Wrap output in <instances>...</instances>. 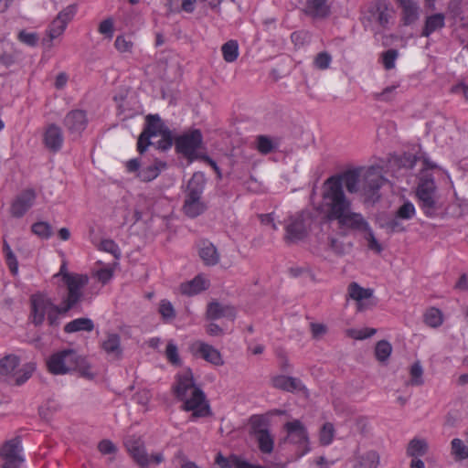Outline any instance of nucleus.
<instances>
[{
  "label": "nucleus",
  "instance_id": "1",
  "mask_svg": "<svg viewBox=\"0 0 468 468\" xmlns=\"http://www.w3.org/2000/svg\"><path fill=\"white\" fill-rule=\"evenodd\" d=\"M351 201L342 189L340 178L331 176L324 181L322 187V201L317 209L328 221H336L338 229L348 230L361 223L360 213L352 211Z\"/></svg>",
  "mask_w": 468,
  "mask_h": 468
},
{
  "label": "nucleus",
  "instance_id": "2",
  "mask_svg": "<svg viewBox=\"0 0 468 468\" xmlns=\"http://www.w3.org/2000/svg\"><path fill=\"white\" fill-rule=\"evenodd\" d=\"M177 398L183 402L181 409L190 411V420L212 416L209 401L204 391L196 385L190 368L184 367L177 374Z\"/></svg>",
  "mask_w": 468,
  "mask_h": 468
},
{
  "label": "nucleus",
  "instance_id": "3",
  "mask_svg": "<svg viewBox=\"0 0 468 468\" xmlns=\"http://www.w3.org/2000/svg\"><path fill=\"white\" fill-rule=\"evenodd\" d=\"M173 145L172 133L158 114H148L138 137L137 150L143 154L149 146L166 151Z\"/></svg>",
  "mask_w": 468,
  "mask_h": 468
},
{
  "label": "nucleus",
  "instance_id": "4",
  "mask_svg": "<svg viewBox=\"0 0 468 468\" xmlns=\"http://www.w3.org/2000/svg\"><path fill=\"white\" fill-rule=\"evenodd\" d=\"M30 307L31 322L36 326L42 325L47 318L50 326L57 327L60 324L59 315L68 313L62 310V304L56 305L50 298L41 293L31 296Z\"/></svg>",
  "mask_w": 468,
  "mask_h": 468
},
{
  "label": "nucleus",
  "instance_id": "5",
  "mask_svg": "<svg viewBox=\"0 0 468 468\" xmlns=\"http://www.w3.org/2000/svg\"><path fill=\"white\" fill-rule=\"evenodd\" d=\"M204 186L203 175L195 173L187 184L186 199L182 207L183 212L188 218H197L207 210V205L201 199Z\"/></svg>",
  "mask_w": 468,
  "mask_h": 468
},
{
  "label": "nucleus",
  "instance_id": "6",
  "mask_svg": "<svg viewBox=\"0 0 468 468\" xmlns=\"http://www.w3.org/2000/svg\"><path fill=\"white\" fill-rule=\"evenodd\" d=\"M416 195L419 207L427 217L434 218L439 215L442 208V202L432 178H421L418 185Z\"/></svg>",
  "mask_w": 468,
  "mask_h": 468
},
{
  "label": "nucleus",
  "instance_id": "7",
  "mask_svg": "<svg viewBox=\"0 0 468 468\" xmlns=\"http://www.w3.org/2000/svg\"><path fill=\"white\" fill-rule=\"evenodd\" d=\"M270 420L264 415H253L250 419L249 434L257 442L261 452L270 454L274 448V436L270 431Z\"/></svg>",
  "mask_w": 468,
  "mask_h": 468
},
{
  "label": "nucleus",
  "instance_id": "8",
  "mask_svg": "<svg viewBox=\"0 0 468 468\" xmlns=\"http://www.w3.org/2000/svg\"><path fill=\"white\" fill-rule=\"evenodd\" d=\"M363 24L365 27H370L371 30L389 29L393 24V11L388 8L385 0H377L372 3L364 16Z\"/></svg>",
  "mask_w": 468,
  "mask_h": 468
},
{
  "label": "nucleus",
  "instance_id": "9",
  "mask_svg": "<svg viewBox=\"0 0 468 468\" xmlns=\"http://www.w3.org/2000/svg\"><path fill=\"white\" fill-rule=\"evenodd\" d=\"M313 219V214L308 210L291 216L285 224V242L293 244L304 239L309 233Z\"/></svg>",
  "mask_w": 468,
  "mask_h": 468
},
{
  "label": "nucleus",
  "instance_id": "10",
  "mask_svg": "<svg viewBox=\"0 0 468 468\" xmlns=\"http://www.w3.org/2000/svg\"><path fill=\"white\" fill-rule=\"evenodd\" d=\"M202 148L203 135L199 129H191L177 135V153L186 157L188 164L205 154L200 151Z\"/></svg>",
  "mask_w": 468,
  "mask_h": 468
},
{
  "label": "nucleus",
  "instance_id": "11",
  "mask_svg": "<svg viewBox=\"0 0 468 468\" xmlns=\"http://www.w3.org/2000/svg\"><path fill=\"white\" fill-rule=\"evenodd\" d=\"M88 276L83 274H71L65 272L63 282L68 288V295L62 301V310L69 312L82 297V288L88 283Z\"/></svg>",
  "mask_w": 468,
  "mask_h": 468
},
{
  "label": "nucleus",
  "instance_id": "12",
  "mask_svg": "<svg viewBox=\"0 0 468 468\" xmlns=\"http://www.w3.org/2000/svg\"><path fill=\"white\" fill-rule=\"evenodd\" d=\"M79 356L74 349L58 351L48 358L47 362L48 368L54 375H64L74 371L78 366Z\"/></svg>",
  "mask_w": 468,
  "mask_h": 468
},
{
  "label": "nucleus",
  "instance_id": "13",
  "mask_svg": "<svg viewBox=\"0 0 468 468\" xmlns=\"http://www.w3.org/2000/svg\"><path fill=\"white\" fill-rule=\"evenodd\" d=\"M385 182L386 179L378 169L367 170L361 182V195L366 201H377L380 197L378 191Z\"/></svg>",
  "mask_w": 468,
  "mask_h": 468
},
{
  "label": "nucleus",
  "instance_id": "14",
  "mask_svg": "<svg viewBox=\"0 0 468 468\" xmlns=\"http://www.w3.org/2000/svg\"><path fill=\"white\" fill-rule=\"evenodd\" d=\"M22 450L20 437L7 441L0 449V456L5 460L2 468H21L24 462L21 455Z\"/></svg>",
  "mask_w": 468,
  "mask_h": 468
},
{
  "label": "nucleus",
  "instance_id": "15",
  "mask_svg": "<svg viewBox=\"0 0 468 468\" xmlns=\"http://www.w3.org/2000/svg\"><path fill=\"white\" fill-rule=\"evenodd\" d=\"M37 194L33 188H27L18 194L10 207V214L12 217L22 218L34 205Z\"/></svg>",
  "mask_w": 468,
  "mask_h": 468
},
{
  "label": "nucleus",
  "instance_id": "16",
  "mask_svg": "<svg viewBox=\"0 0 468 468\" xmlns=\"http://www.w3.org/2000/svg\"><path fill=\"white\" fill-rule=\"evenodd\" d=\"M284 429L287 432V437L284 441H289L292 443L303 446L304 448L303 453L309 451L308 432L304 425L299 420L286 422Z\"/></svg>",
  "mask_w": 468,
  "mask_h": 468
},
{
  "label": "nucleus",
  "instance_id": "17",
  "mask_svg": "<svg viewBox=\"0 0 468 468\" xmlns=\"http://www.w3.org/2000/svg\"><path fill=\"white\" fill-rule=\"evenodd\" d=\"M190 351L195 356H199L207 362L214 366H222L224 360L220 352L213 346L202 341H196L191 344Z\"/></svg>",
  "mask_w": 468,
  "mask_h": 468
},
{
  "label": "nucleus",
  "instance_id": "18",
  "mask_svg": "<svg viewBox=\"0 0 468 468\" xmlns=\"http://www.w3.org/2000/svg\"><path fill=\"white\" fill-rule=\"evenodd\" d=\"M347 295L350 299L356 302V310L358 312H364L374 305V303H370L373 290L365 289L357 282H353L348 285Z\"/></svg>",
  "mask_w": 468,
  "mask_h": 468
},
{
  "label": "nucleus",
  "instance_id": "19",
  "mask_svg": "<svg viewBox=\"0 0 468 468\" xmlns=\"http://www.w3.org/2000/svg\"><path fill=\"white\" fill-rule=\"evenodd\" d=\"M125 447L139 466L145 468L151 464L149 455L140 439L133 437L127 439L125 441Z\"/></svg>",
  "mask_w": 468,
  "mask_h": 468
},
{
  "label": "nucleus",
  "instance_id": "20",
  "mask_svg": "<svg viewBox=\"0 0 468 468\" xmlns=\"http://www.w3.org/2000/svg\"><path fill=\"white\" fill-rule=\"evenodd\" d=\"M87 116L81 110H73L64 118V125L70 133L80 134L87 126Z\"/></svg>",
  "mask_w": 468,
  "mask_h": 468
},
{
  "label": "nucleus",
  "instance_id": "21",
  "mask_svg": "<svg viewBox=\"0 0 468 468\" xmlns=\"http://www.w3.org/2000/svg\"><path fill=\"white\" fill-rule=\"evenodd\" d=\"M328 0H304L303 12L314 19H324L330 14Z\"/></svg>",
  "mask_w": 468,
  "mask_h": 468
},
{
  "label": "nucleus",
  "instance_id": "22",
  "mask_svg": "<svg viewBox=\"0 0 468 468\" xmlns=\"http://www.w3.org/2000/svg\"><path fill=\"white\" fill-rule=\"evenodd\" d=\"M361 223L357 225V227H351L348 230L358 232L363 235L364 239L367 242V248L368 250L380 253L383 250L381 244L376 239L372 229L369 226V223L366 220V218L362 216L361 217Z\"/></svg>",
  "mask_w": 468,
  "mask_h": 468
},
{
  "label": "nucleus",
  "instance_id": "23",
  "mask_svg": "<svg viewBox=\"0 0 468 468\" xmlns=\"http://www.w3.org/2000/svg\"><path fill=\"white\" fill-rule=\"evenodd\" d=\"M43 141L45 146L51 152H58L63 144L64 137L60 127L56 124L48 126L44 133Z\"/></svg>",
  "mask_w": 468,
  "mask_h": 468
},
{
  "label": "nucleus",
  "instance_id": "24",
  "mask_svg": "<svg viewBox=\"0 0 468 468\" xmlns=\"http://www.w3.org/2000/svg\"><path fill=\"white\" fill-rule=\"evenodd\" d=\"M207 317L210 320L220 318H229L233 321L236 317V309L229 304H224L218 302H211L207 308Z\"/></svg>",
  "mask_w": 468,
  "mask_h": 468
},
{
  "label": "nucleus",
  "instance_id": "25",
  "mask_svg": "<svg viewBox=\"0 0 468 468\" xmlns=\"http://www.w3.org/2000/svg\"><path fill=\"white\" fill-rule=\"evenodd\" d=\"M402 9L401 20L405 26L415 23L420 16V6L414 0H397Z\"/></svg>",
  "mask_w": 468,
  "mask_h": 468
},
{
  "label": "nucleus",
  "instance_id": "26",
  "mask_svg": "<svg viewBox=\"0 0 468 468\" xmlns=\"http://www.w3.org/2000/svg\"><path fill=\"white\" fill-rule=\"evenodd\" d=\"M209 287V281L203 275H197L193 280L183 282L180 285V292L186 296H193L200 293Z\"/></svg>",
  "mask_w": 468,
  "mask_h": 468
},
{
  "label": "nucleus",
  "instance_id": "27",
  "mask_svg": "<svg viewBox=\"0 0 468 468\" xmlns=\"http://www.w3.org/2000/svg\"><path fill=\"white\" fill-rule=\"evenodd\" d=\"M101 346L108 356L114 359H119L122 356L121 337L118 334H108L106 339L102 341Z\"/></svg>",
  "mask_w": 468,
  "mask_h": 468
},
{
  "label": "nucleus",
  "instance_id": "28",
  "mask_svg": "<svg viewBox=\"0 0 468 468\" xmlns=\"http://www.w3.org/2000/svg\"><path fill=\"white\" fill-rule=\"evenodd\" d=\"M445 26V16L437 13L426 17L425 25L421 32L422 37H428L433 32L441 29Z\"/></svg>",
  "mask_w": 468,
  "mask_h": 468
},
{
  "label": "nucleus",
  "instance_id": "29",
  "mask_svg": "<svg viewBox=\"0 0 468 468\" xmlns=\"http://www.w3.org/2000/svg\"><path fill=\"white\" fill-rule=\"evenodd\" d=\"M94 329V323L87 317L74 319L64 326V332L67 334L77 333L80 331L91 332Z\"/></svg>",
  "mask_w": 468,
  "mask_h": 468
},
{
  "label": "nucleus",
  "instance_id": "30",
  "mask_svg": "<svg viewBox=\"0 0 468 468\" xmlns=\"http://www.w3.org/2000/svg\"><path fill=\"white\" fill-rule=\"evenodd\" d=\"M199 256L203 262L208 266H214L219 261V254L216 247L209 242L203 243L199 250Z\"/></svg>",
  "mask_w": 468,
  "mask_h": 468
},
{
  "label": "nucleus",
  "instance_id": "31",
  "mask_svg": "<svg viewBox=\"0 0 468 468\" xmlns=\"http://www.w3.org/2000/svg\"><path fill=\"white\" fill-rule=\"evenodd\" d=\"M68 25L65 22L58 20L57 17L53 19L47 31L48 39H44L43 43L47 47H52V40L61 36Z\"/></svg>",
  "mask_w": 468,
  "mask_h": 468
},
{
  "label": "nucleus",
  "instance_id": "32",
  "mask_svg": "<svg viewBox=\"0 0 468 468\" xmlns=\"http://www.w3.org/2000/svg\"><path fill=\"white\" fill-rule=\"evenodd\" d=\"M20 364V358L16 355H6L0 359V376H9L15 372Z\"/></svg>",
  "mask_w": 468,
  "mask_h": 468
},
{
  "label": "nucleus",
  "instance_id": "33",
  "mask_svg": "<svg viewBox=\"0 0 468 468\" xmlns=\"http://www.w3.org/2000/svg\"><path fill=\"white\" fill-rule=\"evenodd\" d=\"M339 178L342 186H345L348 192L356 193L359 191L361 193V183H359L358 174L356 171H347Z\"/></svg>",
  "mask_w": 468,
  "mask_h": 468
},
{
  "label": "nucleus",
  "instance_id": "34",
  "mask_svg": "<svg viewBox=\"0 0 468 468\" xmlns=\"http://www.w3.org/2000/svg\"><path fill=\"white\" fill-rule=\"evenodd\" d=\"M428 448V442L424 439L414 438L408 444L407 454L415 459L418 456L425 455Z\"/></svg>",
  "mask_w": 468,
  "mask_h": 468
},
{
  "label": "nucleus",
  "instance_id": "35",
  "mask_svg": "<svg viewBox=\"0 0 468 468\" xmlns=\"http://www.w3.org/2000/svg\"><path fill=\"white\" fill-rule=\"evenodd\" d=\"M379 464V454L376 451H368L358 457L355 468H378Z\"/></svg>",
  "mask_w": 468,
  "mask_h": 468
},
{
  "label": "nucleus",
  "instance_id": "36",
  "mask_svg": "<svg viewBox=\"0 0 468 468\" xmlns=\"http://www.w3.org/2000/svg\"><path fill=\"white\" fill-rule=\"evenodd\" d=\"M451 453L455 461L468 459V444L461 439L455 438L451 441Z\"/></svg>",
  "mask_w": 468,
  "mask_h": 468
},
{
  "label": "nucleus",
  "instance_id": "37",
  "mask_svg": "<svg viewBox=\"0 0 468 468\" xmlns=\"http://www.w3.org/2000/svg\"><path fill=\"white\" fill-rule=\"evenodd\" d=\"M223 58L228 63H232L239 57V44L236 40H229L221 47Z\"/></svg>",
  "mask_w": 468,
  "mask_h": 468
},
{
  "label": "nucleus",
  "instance_id": "38",
  "mask_svg": "<svg viewBox=\"0 0 468 468\" xmlns=\"http://www.w3.org/2000/svg\"><path fill=\"white\" fill-rule=\"evenodd\" d=\"M392 352V346L387 340H380L375 346V356L380 363H385L389 358Z\"/></svg>",
  "mask_w": 468,
  "mask_h": 468
},
{
  "label": "nucleus",
  "instance_id": "39",
  "mask_svg": "<svg viewBox=\"0 0 468 468\" xmlns=\"http://www.w3.org/2000/svg\"><path fill=\"white\" fill-rule=\"evenodd\" d=\"M410 378L407 382L408 386H421L423 380V368L420 361L415 362L410 368Z\"/></svg>",
  "mask_w": 468,
  "mask_h": 468
},
{
  "label": "nucleus",
  "instance_id": "40",
  "mask_svg": "<svg viewBox=\"0 0 468 468\" xmlns=\"http://www.w3.org/2000/svg\"><path fill=\"white\" fill-rule=\"evenodd\" d=\"M424 323L432 328H436L442 324V314L437 308H430L424 314Z\"/></svg>",
  "mask_w": 468,
  "mask_h": 468
},
{
  "label": "nucleus",
  "instance_id": "41",
  "mask_svg": "<svg viewBox=\"0 0 468 468\" xmlns=\"http://www.w3.org/2000/svg\"><path fill=\"white\" fill-rule=\"evenodd\" d=\"M335 427L331 422H325L319 431V441L323 446L329 445L335 437Z\"/></svg>",
  "mask_w": 468,
  "mask_h": 468
},
{
  "label": "nucleus",
  "instance_id": "42",
  "mask_svg": "<svg viewBox=\"0 0 468 468\" xmlns=\"http://www.w3.org/2000/svg\"><path fill=\"white\" fill-rule=\"evenodd\" d=\"M275 146L272 139L267 135H258L256 137V149L262 154L271 153Z\"/></svg>",
  "mask_w": 468,
  "mask_h": 468
},
{
  "label": "nucleus",
  "instance_id": "43",
  "mask_svg": "<svg viewBox=\"0 0 468 468\" xmlns=\"http://www.w3.org/2000/svg\"><path fill=\"white\" fill-rule=\"evenodd\" d=\"M32 232L37 237L48 239L52 236V228L46 221H38L31 226Z\"/></svg>",
  "mask_w": 468,
  "mask_h": 468
},
{
  "label": "nucleus",
  "instance_id": "44",
  "mask_svg": "<svg viewBox=\"0 0 468 468\" xmlns=\"http://www.w3.org/2000/svg\"><path fill=\"white\" fill-rule=\"evenodd\" d=\"M332 62V56L327 51H322L315 55L314 58V67L319 70H325L329 69Z\"/></svg>",
  "mask_w": 468,
  "mask_h": 468
},
{
  "label": "nucleus",
  "instance_id": "45",
  "mask_svg": "<svg viewBox=\"0 0 468 468\" xmlns=\"http://www.w3.org/2000/svg\"><path fill=\"white\" fill-rule=\"evenodd\" d=\"M59 405L54 399H48L44 405L39 407L38 413L43 420H49L53 413L59 410Z\"/></svg>",
  "mask_w": 468,
  "mask_h": 468
},
{
  "label": "nucleus",
  "instance_id": "46",
  "mask_svg": "<svg viewBox=\"0 0 468 468\" xmlns=\"http://www.w3.org/2000/svg\"><path fill=\"white\" fill-rule=\"evenodd\" d=\"M159 172V167L156 165H152L141 169L138 173V176L142 181L149 182L157 177Z\"/></svg>",
  "mask_w": 468,
  "mask_h": 468
},
{
  "label": "nucleus",
  "instance_id": "47",
  "mask_svg": "<svg viewBox=\"0 0 468 468\" xmlns=\"http://www.w3.org/2000/svg\"><path fill=\"white\" fill-rule=\"evenodd\" d=\"M75 370L79 371L80 375L87 379H92L94 378V374L90 370V364L86 358L81 356H79L78 357V366Z\"/></svg>",
  "mask_w": 468,
  "mask_h": 468
},
{
  "label": "nucleus",
  "instance_id": "48",
  "mask_svg": "<svg viewBox=\"0 0 468 468\" xmlns=\"http://www.w3.org/2000/svg\"><path fill=\"white\" fill-rule=\"evenodd\" d=\"M78 6L76 4H72L65 7L63 10H61L58 15L57 18L58 20H61L65 22L66 25H68L75 16L77 13Z\"/></svg>",
  "mask_w": 468,
  "mask_h": 468
},
{
  "label": "nucleus",
  "instance_id": "49",
  "mask_svg": "<svg viewBox=\"0 0 468 468\" xmlns=\"http://www.w3.org/2000/svg\"><path fill=\"white\" fill-rule=\"evenodd\" d=\"M17 39L29 47H35L38 42V35L36 32L21 30L17 35Z\"/></svg>",
  "mask_w": 468,
  "mask_h": 468
},
{
  "label": "nucleus",
  "instance_id": "50",
  "mask_svg": "<svg viewBox=\"0 0 468 468\" xmlns=\"http://www.w3.org/2000/svg\"><path fill=\"white\" fill-rule=\"evenodd\" d=\"M399 56L398 50L388 49L382 54V61L386 69H391L395 68V61Z\"/></svg>",
  "mask_w": 468,
  "mask_h": 468
},
{
  "label": "nucleus",
  "instance_id": "51",
  "mask_svg": "<svg viewBox=\"0 0 468 468\" xmlns=\"http://www.w3.org/2000/svg\"><path fill=\"white\" fill-rule=\"evenodd\" d=\"M100 248L101 250L112 254L115 259H119L121 256L120 248L112 239L101 240Z\"/></svg>",
  "mask_w": 468,
  "mask_h": 468
},
{
  "label": "nucleus",
  "instance_id": "52",
  "mask_svg": "<svg viewBox=\"0 0 468 468\" xmlns=\"http://www.w3.org/2000/svg\"><path fill=\"white\" fill-rule=\"evenodd\" d=\"M415 214V207L412 203L405 202L397 211L396 215L398 218L402 219H410Z\"/></svg>",
  "mask_w": 468,
  "mask_h": 468
},
{
  "label": "nucleus",
  "instance_id": "53",
  "mask_svg": "<svg viewBox=\"0 0 468 468\" xmlns=\"http://www.w3.org/2000/svg\"><path fill=\"white\" fill-rule=\"evenodd\" d=\"M159 313L164 320L171 319L175 314L173 304L167 300H162L159 305Z\"/></svg>",
  "mask_w": 468,
  "mask_h": 468
},
{
  "label": "nucleus",
  "instance_id": "54",
  "mask_svg": "<svg viewBox=\"0 0 468 468\" xmlns=\"http://www.w3.org/2000/svg\"><path fill=\"white\" fill-rule=\"evenodd\" d=\"M99 32L104 35L108 38H112L113 36V20L112 18H106L101 21L98 28Z\"/></svg>",
  "mask_w": 468,
  "mask_h": 468
},
{
  "label": "nucleus",
  "instance_id": "55",
  "mask_svg": "<svg viewBox=\"0 0 468 468\" xmlns=\"http://www.w3.org/2000/svg\"><path fill=\"white\" fill-rule=\"evenodd\" d=\"M114 46L120 52H131L133 48V42L126 39L123 36H118L115 39Z\"/></svg>",
  "mask_w": 468,
  "mask_h": 468
},
{
  "label": "nucleus",
  "instance_id": "56",
  "mask_svg": "<svg viewBox=\"0 0 468 468\" xmlns=\"http://www.w3.org/2000/svg\"><path fill=\"white\" fill-rule=\"evenodd\" d=\"M35 369L33 364H27L21 369V375H19L16 379V384L20 386L24 384L27 379L30 378L32 373Z\"/></svg>",
  "mask_w": 468,
  "mask_h": 468
},
{
  "label": "nucleus",
  "instance_id": "57",
  "mask_svg": "<svg viewBox=\"0 0 468 468\" xmlns=\"http://www.w3.org/2000/svg\"><path fill=\"white\" fill-rule=\"evenodd\" d=\"M328 246L336 255H344L346 253L345 244L335 238L331 237L328 239Z\"/></svg>",
  "mask_w": 468,
  "mask_h": 468
},
{
  "label": "nucleus",
  "instance_id": "58",
  "mask_svg": "<svg viewBox=\"0 0 468 468\" xmlns=\"http://www.w3.org/2000/svg\"><path fill=\"white\" fill-rule=\"evenodd\" d=\"M288 378L289 377H286V376H275L271 378V385L275 388H279V389H282L283 391H290V388H288Z\"/></svg>",
  "mask_w": 468,
  "mask_h": 468
},
{
  "label": "nucleus",
  "instance_id": "59",
  "mask_svg": "<svg viewBox=\"0 0 468 468\" xmlns=\"http://www.w3.org/2000/svg\"><path fill=\"white\" fill-rule=\"evenodd\" d=\"M98 449L102 454H112L117 452L116 446L110 440H102L98 444Z\"/></svg>",
  "mask_w": 468,
  "mask_h": 468
},
{
  "label": "nucleus",
  "instance_id": "60",
  "mask_svg": "<svg viewBox=\"0 0 468 468\" xmlns=\"http://www.w3.org/2000/svg\"><path fill=\"white\" fill-rule=\"evenodd\" d=\"M310 327L312 335L315 339L322 337L327 333V327L323 324L312 323Z\"/></svg>",
  "mask_w": 468,
  "mask_h": 468
},
{
  "label": "nucleus",
  "instance_id": "61",
  "mask_svg": "<svg viewBox=\"0 0 468 468\" xmlns=\"http://www.w3.org/2000/svg\"><path fill=\"white\" fill-rule=\"evenodd\" d=\"M5 261L12 274L16 275L18 271V262L15 253L8 252V254L5 255Z\"/></svg>",
  "mask_w": 468,
  "mask_h": 468
},
{
  "label": "nucleus",
  "instance_id": "62",
  "mask_svg": "<svg viewBox=\"0 0 468 468\" xmlns=\"http://www.w3.org/2000/svg\"><path fill=\"white\" fill-rule=\"evenodd\" d=\"M288 388H290L289 392L293 391H306L305 386L302 383V381L296 378L289 377L288 378Z\"/></svg>",
  "mask_w": 468,
  "mask_h": 468
},
{
  "label": "nucleus",
  "instance_id": "63",
  "mask_svg": "<svg viewBox=\"0 0 468 468\" xmlns=\"http://www.w3.org/2000/svg\"><path fill=\"white\" fill-rule=\"evenodd\" d=\"M133 399L136 403L144 406L148 403L150 399L149 391L145 389L140 390L133 395Z\"/></svg>",
  "mask_w": 468,
  "mask_h": 468
},
{
  "label": "nucleus",
  "instance_id": "64",
  "mask_svg": "<svg viewBox=\"0 0 468 468\" xmlns=\"http://www.w3.org/2000/svg\"><path fill=\"white\" fill-rule=\"evenodd\" d=\"M460 422V416L457 412H449L445 417V426L453 428Z\"/></svg>",
  "mask_w": 468,
  "mask_h": 468
}]
</instances>
